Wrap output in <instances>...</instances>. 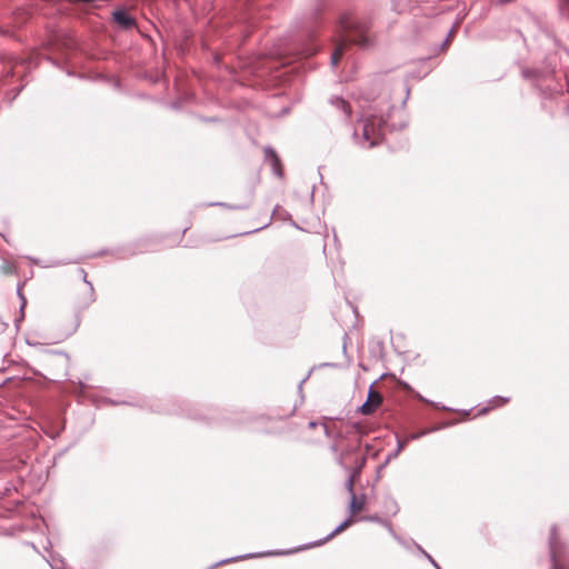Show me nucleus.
Returning a JSON list of instances; mask_svg holds the SVG:
<instances>
[{"label": "nucleus", "instance_id": "obj_1", "mask_svg": "<svg viewBox=\"0 0 569 569\" xmlns=\"http://www.w3.org/2000/svg\"><path fill=\"white\" fill-rule=\"evenodd\" d=\"M386 122L383 114L377 113L376 109L369 107L363 110L361 120L353 132L356 142L363 148L377 146L382 139Z\"/></svg>", "mask_w": 569, "mask_h": 569}, {"label": "nucleus", "instance_id": "obj_2", "mask_svg": "<svg viewBox=\"0 0 569 569\" xmlns=\"http://www.w3.org/2000/svg\"><path fill=\"white\" fill-rule=\"evenodd\" d=\"M340 28L345 36L337 42L331 54L330 61L333 67L339 63L349 43H355L363 48L370 44V40L366 34V26L353 16L343 14L340 19Z\"/></svg>", "mask_w": 569, "mask_h": 569}, {"label": "nucleus", "instance_id": "obj_3", "mask_svg": "<svg viewBox=\"0 0 569 569\" xmlns=\"http://www.w3.org/2000/svg\"><path fill=\"white\" fill-rule=\"evenodd\" d=\"M366 505L367 497L365 495L357 496L356 493H352L349 505L350 518L338 526L335 531L329 535L326 541L348 529L355 522L353 518L366 509Z\"/></svg>", "mask_w": 569, "mask_h": 569}, {"label": "nucleus", "instance_id": "obj_4", "mask_svg": "<svg viewBox=\"0 0 569 569\" xmlns=\"http://www.w3.org/2000/svg\"><path fill=\"white\" fill-rule=\"evenodd\" d=\"M381 403V393L370 388L367 401L360 407V412L366 416L372 415L380 407Z\"/></svg>", "mask_w": 569, "mask_h": 569}, {"label": "nucleus", "instance_id": "obj_5", "mask_svg": "<svg viewBox=\"0 0 569 569\" xmlns=\"http://www.w3.org/2000/svg\"><path fill=\"white\" fill-rule=\"evenodd\" d=\"M112 16L113 20L124 29H129L134 26V20L126 10H116Z\"/></svg>", "mask_w": 569, "mask_h": 569}, {"label": "nucleus", "instance_id": "obj_6", "mask_svg": "<svg viewBox=\"0 0 569 569\" xmlns=\"http://www.w3.org/2000/svg\"><path fill=\"white\" fill-rule=\"evenodd\" d=\"M264 153H266V158L269 160L270 164L272 166L274 173L278 176H281L282 172H281L280 159L277 156V153L274 152V150L271 148H266Z\"/></svg>", "mask_w": 569, "mask_h": 569}, {"label": "nucleus", "instance_id": "obj_7", "mask_svg": "<svg viewBox=\"0 0 569 569\" xmlns=\"http://www.w3.org/2000/svg\"><path fill=\"white\" fill-rule=\"evenodd\" d=\"M331 104L337 110L341 111L346 119L349 118V116L351 113V109H350L349 103L346 100H343L342 98L336 97V98L331 99Z\"/></svg>", "mask_w": 569, "mask_h": 569}, {"label": "nucleus", "instance_id": "obj_8", "mask_svg": "<svg viewBox=\"0 0 569 569\" xmlns=\"http://www.w3.org/2000/svg\"><path fill=\"white\" fill-rule=\"evenodd\" d=\"M365 462H366V458L361 457L360 461H359V465L353 468V470H352V472H351V475L349 477L350 479H353V480L358 481V479L360 477L361 468L365 465Z\"/></svg>", "mask_w": 569, "mask_h": 569}, {"label": "nucleus", "instance_id": "obj_9", "mask_svg": "<svg viewBox=\"0 0 569 569\" xmlns=\"http://www.w3.org/2000/svg\"><path fill=\"white\" fill-rule=\"evenodd\" d=\"M552 569H567L555 552H552Z\"/></svg>", "mask_w": 569, "mask_h": 569}, {"label": "nucleus", "instance_id": "obj_10", "mask_svg": "<svg viewBox=\"0 0 569 569\" xmlns=\"http://www.w3.org/2000/svg\"><path fill=\"white\" fill-rule=\"evenodd\" d=\"M405 1H406V0H393V1H392V7H393V9H395L396 11H398V12H402V11L406 9V8H405V7H406V6H405Z\"/></svg>", "mask_w": 569, "mask_h": 569}, {"label": "nucleus", "instance_id": "obj_11", "mask_svg": "<svg viewBox=\"0 0 569 569\" xmlns=\"http://www.w3.org/2000/svg\"><path fill=\"white\" fill-rule=\"evenodd\" d=\"M86 295L88 296L87 298V301H86V306L89 305L90 302L93 301V288L91 286H89L86 290Z\"/></svg>", "mask_w": 569, "mask_h": 569}, {"label": "nucleus", "instance_id": "obj_12", "mask_svg": "<svg viewBox=\"0 0 569 569\" xmlns=\"http://www.w3.org/2000/svg\"><path fill=\"white\" fill-rule=\"evenodd\" d=\"M318 48L316 46H310V47H307L305 50H303V54L306 57H309V56H312L317 52Z\"/></svg>", "mask_w": 569, "mask_h": 569}, {"label": "nucleus", "instance_id": "obj_13", "mask_svg": "<svg viewBox=\"0 0 569 569\" xmlns=\"http://www.w3.org/2000/svg\"><path fill=\"white\" fill-rule=\"evenodd\" d=\"M355 483H356V480L350 479V478H349V479H348V481H347V490L349 491V493H350L351 496H352V493H355V491H353V486H355Z\"/></svg>", "mask_w": 569, "mask_h": 569}]
</instances>
